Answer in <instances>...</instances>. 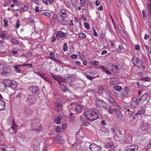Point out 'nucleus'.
Segmentation results:
<instances>
[{
	"label": "nucleus",
	"instance_id": "1",
	"mask_svg": "<svg viewBox=\"0 0 151 151\" xmlns=\"http://www.w3.org/2000/svg\"><path fill=\"white\" fill-rule=\"evenodd\" d=\"M84 114L88 119L92 121L99 118L97 113L92 109H87L85 111Z\"/></svg>",
	"mask_w": 151,
	"mask_h": 151
},
{
	"label": "nucleus",
	"instance_id": "2",
	"mask_svg": "<svg viewBox=\"0 0 151 151\" xmlns=\"http://www.w3.org/2000/svg\"><path fill=\"white\" fill-rule=\"evenodd\" d=\"M50 74L52 78L57 81L60 85H61L63 82H65L66 80H68V82L69 83H71L72 80H73V79L74 78V77H73L72 76H67V78L65 77V79H64L63 78H62L60 75L57 76L52 73H51Z\"/></svg>",
	"mask_w": 151,
	"mask_h": 151
},
{
	"label": "nucleus",
	"instance_id": "3",
	"mask_svg": "<svg viewBox=\"0 0 151 151\" xmlns=\"http://www.w3.org/2000/svg\"><path fill=\"white\" fill-rule=\"evenodd\" d=\"M31 127L32 130L37 132L40 131L42 128L39 120L37 119L33 120L31 121Z\"/></svg>",
	"mask_w": 151,
	"mask_h": 151
},
{
	"label": "nucleus",
	"instance_id": "4",
	"mask_svg": "<svg viewBox=\"0 0 151 151\" xmlns=\"http://www.w3.org/2000/svg\"><path fill=\"white\" fill-rule=\"evenodd\" d=\"M3 82L5 84L6 87H10L11 88L14 89L17 86V83L14 81H11V80L6 79H4L3 80Z\"/></svg>",
	"mask_w": 151,
	"mask_h": 151
},
{
	"label": "nucleus",
	"instance_id": "5",
	"mask_svg": "<svg viewBox=\"0 0 151 151\" xmlns=\"http://www.w3.org/2000/svg\"><path fill=\"white\" fill-rule=\"evenodd\" d=\"M11 72L9 67H0V74L2 75H9Z\"/></svg>",
	"mask_w": 151,
	"mask_h": 151
},
{
	"label": "nucleus",
	"instance_id": "6",
	"mask_svg": "<svg viewBox=\"0 0 151 151\" xmlns=\"http://www.w3.org/2000/svg\"><path fill=\"white\" fill-rule=\"evenodd\" d=\"M89 148L91 151H101L102 149L101 146L93 143L90 145Z\"/></svg>",
	"mask_w": 151,
	"mask_h": 151
},
{
	"label": "nucleus",
	"instance_id": "7",
	"mask_svg": "<svg viewBox=\"0 0 151 151\" xmlns=\"http://www.w3.org/2000/svg\"><path fill=\"white\" fill-rule=\"evenodd\" d=\"M63 104L62 101L60 99H58L55 102V107L57 111L58 112L62 110Z\"/></svg>",
	"mask_w": 151,
	"mask_h": 151
},
{
	"label": "nucleus",
	"instance_id": "8",
	"mask_svg": "<svg viewBox=\"0 0 151 151\" xmlns=\"http://www.w3.org/2000/svg\"><path fill=\"white\" fill-rule=\"evenodd\" d=\"M96 104L98 107L100 108H104L106 109H107V108H106L107 106L106 102L103 100H96Z\"/></svg>",
	"mask_w": 151,
	"mask_h": 151
},
{
	"label": "nucleus",
	"instance_id": "9",
	"mask_svg": "<svg viewBox=\"0 0 151 151\" xmlns=\"http://www.w3.org/2000/svg\"><path fill=\"white\" fill-rule=\"evenodd\" d=\"M22 111L24 112L26 116H29L32 115L33 113L31 109L27 106H25L22 109Z\"/></svg>",
	"mask_w": 151,
	"mask_h": 151
},
{
	"label": "nucleus",
	"instance_id": "10",
	"mask_svg": "<svg viewBox=\"0 0 151 151\" xmlns=\"http://www.w3.org/2000/svg\"><path fill=\"white\" fill-rule=\"evenodd\" d=\"M57 17L58 22L61 24L64 25H66L67 24V21L65 19L66 17L59 15L58 16H57Z\"/></svg>",
	"mask_w": 151,
	"mask_h": 151
},
{
	"label": "nucleus",
	"instance_id": "11",
	"mask_svg": "<svg viewBox=\"0 0 151 151\" xmlns=\"http://www.w3.org/2000/svg\"><path fill=\"white\" fill-rule=\"evenodd\" d=\"M27 99V102L29 105L32 104L36 100V98L33 95H29Z\"/></svg>",
	"mask_w": 151,
	"mask_h": 151
},
{
	"label": "nucleus",
	"instance_id": "12",
	"mask_svg": "<svg viewBox=\"0 0 151 151\" xmlns=\"http://www.w3.org/2000/svg\"><path fill=\"white\" fill-rule=\"evenodd\" d=\"M29 89L34 95H37L39 94V89L36 86H31L29 87Z\"/></svg>",
	"mask_w": 151,
	"mask_h": 151
},
{
	"label": "nucleus",
	"instance_id": "13",
	"mask_svg": "<svg viewBox=\"0 0 151 151\" xmlns=\"http://www.w3.org/2000/svg\"><path fill=\"white\" fill-rule=\"evenodd\" d=\"M56 36L57 39L60 40H62L66 37L65 33L62 31L57 32L56 33Z\"/></svg>",
	"mask_w": 151,
	"mask_h": 151
},
{
	"label": "nucleus",
	"instance_id": "14",
	"mask_svg": "<svg viewBox=\"0 0 151 151\" xmlns=\"http://www.w3.org/2000/svg\"><path fill=\"white\" fill-rule=\"evenodd\" d=\"M138 146L137 145H131L127 146V151H137Z\"/></svg>",
	"mask_w": 151,
	"mask_h": 151
},
{
	"label": "nucleus",
	"instance_id": "15",
	"mask_svg": "<svg viewBox=\"0 0 151 151\" xmlns=\"http://www.w3.org/2000/svg\"><path fill=\"white\" fill-rule=\"evenodd\" d=\"M101 69L103 70V71H105L107 74H110L111 73V71L113 73H115L116 71L115 69H114V67H110V69H106L105 67H100Z\"/></svg>",
	"mask_w": 151,
	"mask_h": 151
},
{
	"label": "nucleus",
	"instance_id": "16",
	"mask_svg": "<svg viewBox=\"0 0 151 151\" xmlns=\"http://www.w3.org/2000/svg\"><path fill=\"white\" fill-rule=\"evenodd\" d=\"M116 117L119 120L122 121L123 118V114L121 111L119 109H116L115 112Z\"/></svg>",
	"mask_w": 151,
	"mask_h": 151
},
{
	"label": "nucleus",
	"instance_id": "17",
	"mask_svg": "<svg viewBox=\"0 0 151 151\" xmlns=\"http://www.w3.org/2000/svg\"><path fill=\"white\" fill-rule=\"evenodd\" d=\"M148 95V93H146L139 99V104H142L146 100Z\"/></svg>",
	"mask_w": 151,
	"mask_h": 151
},
{
	"label": "nucleus",
	"instance_id": "18",
	"mask_svg": "<svg viewBox=\"0 0 151 151\" xmlns=\"http://www.w3.org/2000/svg\"><path fill=\"white\" fill-rule=\"evenodd\" d=\"M131 102L132 105L134 107H137L139 104V101H138L137 99L135 98L132 99Z\"/></svg>",
	"mask_w": 151,
	"mask_h": 151
},
{
	"label": "nucleus",
	"instance_id": "19",
	"mask_svg": "<svg viewBox=\"0 0 151 151\" xmlns=\"http://www.w3.org/2000/svg\"><path fill=\"white\" fill-rule=\"evenodd\" d=\"M54 122L56 124H60L61 121V116H56L54 119Z\"/></svg>",
	"mask_w": 151,
	"mask_h": 151
},
{
	"label": "nucleus",
	"instance_id": "20",
	"mask_svg": "<svg viewBox=\"0 0 151 151\" xmlns=\"http://www.w3.org/2000/svg\"><path fill=\"white\" fill-rule=\"evenodd\" d=\"M1 99L0 100V110H4L5 108V104L4 101Z\"/></svg>",
	"mask_w": 151,
	"mask_h": 151
},
{
	"label": "nucleus",
	"instance_id": "21",
	"mask_svg": "<svg viewBox=\"0 0 151 151\" xmlns=\"http://www.w3.org/2000/svg\"><path fill=\"white\" fill-rule=\"evenodd\" d=\"M133 63H134L135 66H141L142 64V62L137 58H136L135 60H134Z\"/></svg>",
	"mask_w": 151,
	"mask_h": 151
},
{
	"label": "nucleus",
	"instance_id": "22",
	"mask_svg": "<svg viewBox=\"0 0 151 151\" xmlns=\"http://www.w3.org/2000/svg\"><path fill=\"white\" fill-rule=\"evenodd\" d=\"M6 88L5 84L3 82H0V91H4Z\"/></svg>",
	"mask_w": 151,
	"mask_h": 151
},
{
	"label": "nucleus",
	"instance_id": "23",
	"mask_svg": "<svg viewBox=\"0 0 151 151\" xmlns=\"http://www.w3.org/2000/svg\"><path fill=\"white\" fill-rule=\"evenodd\" d=\"M116 109L113 108L111 106H109V107L108 109V112L111 114H113L114 112L116 110Z\"/></svg>",
	"mask_w": 151,
	"mask_h": 151
},
{
	"label": "nucleus",
	"instance_id": "24",
	"mask_svg": "<svg viewBox=\"0 0 151 151\" xmlns=\"http://www.w3.org/2000/svg\"><path fill=\"white\" fill-rule=\"evenodd\" d=\"M147 5L148 10L149 11L148 14L149 15H151V0H149Z\"/></svg>",
	"mask_w": 151,
	"mask_h": 151
},
{
	"label": "nucleus",
	"instance_id": "25",
	"mask_svg": "<svg viewBox=\"0 0 151 151\" xmlns=\"http://www.w3.org/2000/svg\"><path fill=\"white\" fill-rule=\"evenodd\" d=\"M114 145V143L113 142H111L106 143L105 145V147L106 148H110Z\"/></svg>",
	"mask_w": 151,
	"mask_h": 151
},
{
	"label": "nucleus",
	"instance_id": "26",
	"mask_svg": "<svg viewBox=\"0 0 151 151\" xmlns=\"http://www.w3.org/2000/svg\"><path fill=\"white\" fill-rule=\"evenodd\" d=\"M125 113L127 115L131 116L133 114V111L131 109H126Z\"/></svg>",
	"mask_w": 151,
	"mask_h": 151
},
{
	"label": "nucleus",
	"instance_id": "27",
	"mask_svg": "<svg viewBox=\"0 0 151 151\" xmlns=\"http://www.w3.org/2000/svg\"><path fill=\"white\" fill-rule=\"evenodd\" d=\"M141 129L143 130H146L149 128V126L147 124L143 123L141 127Z\"/></svg>",
	"mask_w": 151,
	"mask_h": 151
},
{
	"label": "nucleus",
	"instance_id": "28",
	"mask_svg": "<svg viewBox=\"0 0 151 151\" xmlns=\"http://www.w3.org/2000/svg\"><path fill=\"white\" fill-rule=\"evenodd\" d=\"M82 109V106L80 104H77L75 107V109L76 112H78Z\"/></svg>",
	"mask_w": 151,
	"mask_h": 151
},
{
	"label": "nucleus",
	"instance_id": "29",
	"mask_svg": "<svg viewBox=\"0 0 151 151\" xmlns=\"http://www.w3.org/2000/svg\"><path fill=\"white\" fill-rule=\"evenodd\" d=\"M60 12L61 14H60V15L63 16L64 17H66L67 14L66 11L64 9H62L60 10Z\"/></svg>",
	"mask_w": 151,
	"mask_h": 151
},
{
	"label": "nucleus",
	"instance_id": "30",
	"mask_svg": "<svg viewBox=\"0 0 151 151\" xmlns=\"http://www.w3.org/2000/svg\"><path fill=\"white\" fill-rule=\"evenodd\" d=\"M140 81H148L149 82L151 80V78L150 77L147 76L145 77L141 78L139 79Z\"/></svg>",
	"mask_w": 151,
	"mask_h": 151
},
{
	"label": "nucleus",
	"instance_id": "31",
	"mask_svg": "<svg viewBox=\"0 0 151 151\" xmlns=\"http://www.w3.org/2000/svg\"><path fill=\"white\" fill-rule=\"evenodd\" d=\"M117 79L115 78L114 77H112L110 79V84L111 85H113L115 84L114 83L115 82L117 81Z\"/></svg>",
	"mask_w": 151,
	"mask_h": 151
},
{
	"label": "nucleus",
	"instance_id": "32",
	"mask_svg": "<svg viewBox=\"0 0 151 151\" xmlns=\"http://www.w3.org/2000/svg\"><path fill=\"white\" fill-rule=\"evenodd\" d=\"M107 100L109 102L113 104L115 103V102H116L115 100L113 97L111 96L109 97L108 98Z\"/></svg>",
	"mask_w": 151,
	"mask_h": 151
},
{
	"label": "nucleus",
	"instance_id": "33",
	"mask_svg": "<svg viewBox=\"0 0 151 151\" xmlns=\"http://www.w3.org/2000/svg\"><path fill=\"white\" fill-rule=\"evenodd\" d=\"M145 112V110L144 109H142L141 110L139 111L135 115L136 116L137 115H140L144 114Z\"/></svg>",
	"mask_w": 151,
	"mask_h": 151
},
{
	"label": "nucleus",
	"instance_id": "34",
	"mask_svg": "<svg viewBox=\"0 0 151 151\" xmlns=\"http://www.w3.org/2000/svg\"><path fill=\"white\" fill-rule=\"evenodd\" d=\"M113 88L117 91H120L122 89V87L119 86H115L113 87Z\"/></svg>",
	"mask_w": 151,
	"mask_h": 151
},
{
	"label": "nucleus",
	"instance_id": "35",
	"mask_svg": "<svg viewBox=\"0 0 151 151\" xmlns=\"http://www.w3.org/2000/svg\"><path fill=\"white\" fill-rule=\"evenodd\" d=\"M41 14L42 15L48 17L50 16L51 14L50 12H44Z\"/></svg>",
	"mask_w": 151,
	"mask_h": 151
},
{
	"label": "nucleus",
	"instance_id": "36",
	"mask_svg": "<svg viewBox=\"0 0 151 151\" xmlns=\"http://www.w3.org/2000/svg\"><path fill=\"white\" fill-rule=\"evenodd\" d=\"M64 82H62V83L61 84V85H61V89H62V90L64 92H66L68 91V89L67 87L65 86L63 84V83Z\"/></svg>",
	"mask_w": 151,
	"mask_h": 151
},
{
	"label": "nucleus",
	"instance_id": "37",
	"mask_svg": "<svg viewBox=\"0 0 151 151\" xmlns=\"http://www.w3.org/2000/svg\"><path fill=\"white\" fill-rule=\"evenodd\" d=\"M15 71L17 73H22V71L18 67H14Z\"/></svg>",
	"mask_w": 151,
	"mask_h": 151
},
{
	"label": "nucleus",
	"instance_id": "38",
	"mask_svg": "<svg viewBox=\"0 0 151 151\" xmlns=\"http://www.w3.org/2000/svg\"><path fill=\"white\" fill-rule=\"evenodd\" d=\"M5 33L2 31H0V37L4 40L6 38Z\"/></svg>",
	"mask_w": 151,
	"mask_h": 151
},
{
	"label": "nucleus",
	"instance_id": "39",
	"mask_svg": "<svg viewBox=\"0 0 151 151\" xmlns=\"http://www.w3.org/2000/svg\"><path fill=\"white\" fill-rule=\"evenodd\" d=\"M50 56L51 59L54 60L55 61L57 60L56 59L54 58V57L55 56V54L54 53L52 52H51L50 53Z\"/></svg>",
	"mask_w": 151,
	"mask_h": 151
},
{
	"label": "nucleus",
	"instance_id": "40",
	"mask_svg": "<svg viewBox=\"0 0 151 151\" xmlns=\"http://www.w3.org/2000/svg\"><path fill=\"white\" fill-rule=\"evenodd\" d=\"M22 95L21 93H19L16 97L15 99L17 100V101H19L20 100V99L21 97H22Z\"/></svg>",
	"mask_w": 151,
	"mask_h": 151
},
{
	"label": "nucleus",
	"instance_id": "41",
	"mask_svg": "<svg viewBox=\"0 0 151 151\" xmlns=\"http://www.w3.org/2000/svg\"><path fill=\"white\" fill-rule=\"evenodd\" d=\"M98 76H96L92 77V76L87 75H86V78L90 80H91L95 78L96 77H97Z\"/></svg>",
	"mask_w": 151,
	"mask_h": 151
},
{
	"label": "nucleus",
	"instance_id": "42",
	"mask_svg": "<svg viewBox=\"0 0 151 151\" xmlns=\"http://www.w3.org/2000/svg\"><path fill=\"white\" fill-rule=\"evenodd\" d=\"M62 129L60 127L58 126L56 128V131L57 132L60 133L61 132Z\"/></svg>",
	"mask_w": 151,
	"mask_h": 151
},
{
	"label": "nucleus",
	"instance_id": "43",
	"mask_svg": "<svg viewBox=\"0 0 151 151\" xmlns=\"http://www.w3.org/2000/svg\"><path fill=\"white\" fill-rule=\"evenodd\" d=\"M116 128L115 126L112 127L111 128V131H112V132L114 134H116Z\"/></svg>",
	"mask_w": 151,
	"mask_h": 151
},
{
	"label": "nucleus",
	"instance_id": "44",
	"mask_svg": "<svg viewBox=\"0 0 151 151\" xmlns=\"http://www.w3.org/2000/svg\"><path fill=\"white\" fill-rule=\"evenodd\" d=\"M104 90V88L103 86H99L98 88V93L102 92Z\"/></svg>",
	"mask_w": 151,
	"mask_h": 151
},
{
	"label": "nucleus",
	"instance_id": "45",
	"mask_svg": "<svg viewBox=\"0 0 151 151\" xmlns=\"http://www.w3.org/2000/svg\"><path fill=\"white\" fill-rule=\"evenodd\" d=\"M84 24L85 28L87 29H90V27L89 25V24L87 22H84Z\"/></svg>",
	"mask_w": 151,
	"mask_h": 151
},
{
	"label": "nucleus",
	"instance_id": "46",
	"mask_svg": "<svg viewBox=\"0 0 151 151\" xmlns=\"http://www.w3.org/2000/svg\"><path fill=\"white\" fill-rule=\"evenodd\" d=\"M68 48V47H67V44L66 43H64L63 45V51H64L65 52L67 50Z\"/></svg>",
	"mask_w": 151,
	"mask_h": 151
},
{
	"label": "nucleus",
	"instance_id": "47",
	"mask_svg": "<svg viewBox=\"0 0 151 151\" xmlns=\"http://www.w3.org/2000/svg\"><path fill=\"white\" fill-rule=\"evenodd\" d=\"M81 2V7H83L85 6V3L86 0H80Z\"/></svg>",
	"mask_w": 151,
	"mask_h": 151
},
{
	"label": "nucleus",
	"instance_id": "48",
	"mask_svg": "<svg viewBox=\"0 0 151 151\" xmlns=\"http://www.w3.org/2000/svg\"><path fill=\"white\" fill-rule=\"evenodd\" d=\"M79 37L81 38H84L86 37V35L84 33H82L79 34Z\"/></svg>",
	"mask_w": 151,
	"mask_h": 151
},
{
	"label": "nucleus",
	"instance_id": "49",
	"mask_svg": "<svg viewBox=\"0 0 151 151\" xmlns=\"http://www.w3.org/2000/svg\"><path fill=\"white\" fill-rule=\"evenodd\" d=\"M12 42L15 45L18 44V41L16 39L12 38Z\"/></svg>",
	"mask_w": 151,
	"mask_h": 151
},
{
	"label": "nucleus",
	"instance_id": "50",
	"mask_svg": "<svg viewBox=\"0 0 151 151\" xmlns=\"http://www.w3.org/2000/svg\"><path fill=\"white\" fill-rule=\"evenodd\" d=\"M113 105L116 106V107L118 108H121V107L120 105L118 103L116 102V101L115 102V103H114Z\"/></svg>",
	"mask_w": 151,
	"mask_h": 151
},
{
	"label": "nucleus",
	"instance_id": "51",
	"mask_svg": "<svg viewBox=\"0 0 151 151\" xmlns=\"http://www.w3.org/2000/svg\"><path fill=\"white\" fill-rule=\"evenodd\" d=\"M3 21L4 22V26H7L8 25L7 20L6 19H4L3 20Z\"/></svg>",
	"mask_w": 151,
	"mask_h": 151
},
{
	"label": "nucleus",
	"instance_id": "52",
	"mask_svg": "<svg viewBox=\"0 0 151 151\" xmlns=\"http://www.w3.org/2000/svg\"><path fill=\"white\" fill-rule=\"evenodd\" d=\"M20 26L19 22V20L17 21L16 24V27L17 28H18Z\"/></svg>",
	"mask_w": 151,
	"mask_h": 151
},
{
	"label": "nucleus",
	"instance_id": "53",
	"mask_svg": "<svg viewBox=\"0 0 151 151\" xmlns=\"http://www.w3.org/2000/svg\"><path fill=\"white\" fill-rule=\"evenodd\" d=\"M107 26L109 29L110 30V32H111L112 28L111 26L108 23L107 24Z\"/></svg>",
	"mask_w": 151,
	"mask_h": 151
},
{
	"label": "nucleus",
	"instance_id": "54",
	"mask_svg": "<svg viewBox=\"0 0 151 151\" xmlns=\"http://www.w3.org/2000/svg\"><path fill=\"white\" fill-rule=\"evenodd\" d=\"M93 65H98L99 63V62L97 61H93L92 62Z\"/></svg>",
	"mask_w": 151,
	"mask_h": 151
},
{
	"label": "nucleus",
	"instance_id": "55",
	"mask_svg": "<svg viewBox=\"0 0 151 151\" xmlns=\"http://www.w3.org/2000/svg\"><path fill=\"white\" fill-rule=\"evenodd\" d=\"M78 56L76 54H73L71 55V58L73 59H76L77 58Z\"/></svg>",
	"mask_w": 151,
	"mask_h": 151
},
{
	"label": "nucleus",
	"instance_id": "56",
	"mask_svg": "<svg viewBox=\"0 0 151 151\" xmlns=\"http://www.w3.org/2000/svg\"><path fill=\"white\" fill-rule=\"evenodd\" d=\"M142 14L143 18H145L146 17V14L145 10L142 11Z\"/></svg>",
	"mask_w": 151,
	"mask_h": 151
},
{
	"label": "nucleus",
	"instance_id": "57",
	"mask_svg": "<svg viewBox=\"0 0 151 151\" xmlns=\"http://www.w3.org/2000/svg\"><path fill=\"white\" fill-rule=\"evenodd\" d=\"M28 9V7L27 6H25L23 8H22V10L24 11H25Z\"/></svg>",
	"mask_w": 151,
	"mask_h": 151
},
{
	"label": "nucleus",
	"instance_id": "58",
	"mask_svg": "<svg viewBox=\"0 0 151 151\" xmlns=\"http://www.w3.org/2000/svg\"><path fill=\"white\" fill-rule=\"evenodd\" d=\"M93 35H94V36L97 37L98 36V35L97 32H96V30L94 28H93Z\"/></svg>",
	"mask_w": 151,
	"mask_h": 151
},
{
	"label": "nucleus",
	"instance_id": "59",
	"mask_svg": "<svg viewBox=\"0 0 151 151\" xmlns=\"http://www.w3.org/2000/svg\"><path fill=\"white\" fill-rule=\"evenodd\" d=\"M83 124L85 126H89V124L87 122H85L83 123Z\"/></svg>",
	"mask_w": 151,
	"mask_h": 151
},
{
	"label": "nucleus",
	"instance_id": "60",
	"mask_svg": "<svg viewBox=\"0 0 151 151\" xmlns=\"http://www.w3.org/2000/svg\"><path fill=\"white\" fill-rule=\"evenodd\" d=\"M71 2L73 5L75 6L76 5V2L75 0H70Z\"/></svg>",
	"mask_w": 151,
	"mask_h": 151
},
{
	"label": "nucleus",
	"instance_id": "61",
	"mask_svg": "<svg viewBox=\"0 0 151 151\" xmlns=\"http://www.w3.org/2000/svg\"><path fill=\"white\" fill-rule=\"evenodd\" d=\"M135 50H139L140 49V47L139 45H136L135 46Z\"/></svg>",
	"mask_w": 151,
	"mask_h": 151
},
{
	"label": "nucleus",
	"instance_id": "62",
	"mask_svg": "<svg viewBox=\"0 0 151 151\" xmlns=\"http://www.w3.org/2000/svg\"><path fill=\"white\" fill-rule=\"evenodd\" d=\"M40 76L42 78L45 80L46 81L47 79V78H48L47 77L44 76V75L40 74Z\"/></svg>",
	"mask_w": 151,
	"mask_h": 151
},
{
	"label": "nucleus",
	"instance_id": "63",
	"mask_svg": "<svg viewBox=\"0 0 151 151\" xmlns=\"http://www.w3.org/2000/svg\"><path fill=\"white\" fill-rule=\"evenodd\" d=\"M115 135L114 136V137L116 138V139L118 140L119 139H120L118 137V135L116 134H115Z\"/></svg>",
	"mask_w": 151,
	"mask_h": 151
},
{
	"label": "nucleus",
	"instance_id": "64",
	"mask_svg": "<svg viewBox=\"0 0 151 151\" xmlns=\"http://www.w3.org/2000/svg\"><path fill=\"white\" fill-rule=\"evenodd\" d=\"M107 52V51L106 50H104L101 53V55H104V54H106Z\"/></svg>",
	"mask_w": 151,
	"mask_h": 151
}]
</instances>
